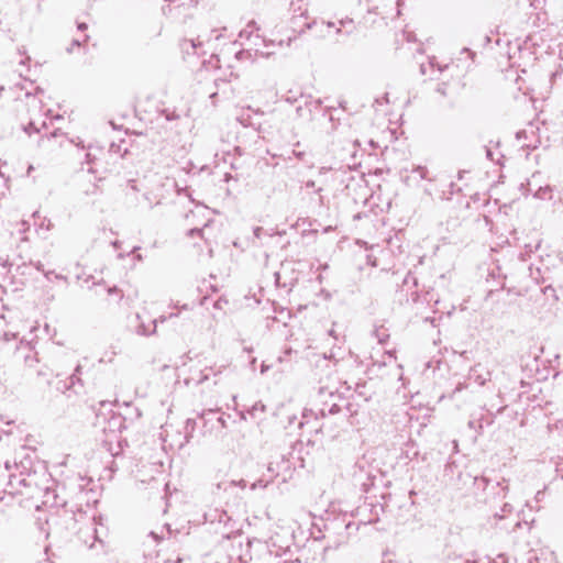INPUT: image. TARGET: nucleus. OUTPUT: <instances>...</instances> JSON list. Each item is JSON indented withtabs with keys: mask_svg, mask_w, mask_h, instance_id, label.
I'll return each instance as SVG.
<instances>
[{
	"mask_svg": "<svg viewBox=\"0 0 563 563\" xmlns=\"http://www.w3.org/2000/svg\"><path fill=\"white\" fill-rule=\"evenodd\" d=\"M318 397L321 401H323V407L320 409V413L322 416H325V412L330 413V415H335L338 413L341 408L340 406L336 404V402H332L330 405H328V402L325 401V398L327 397H330V398H336L339 397L336 395V391L330 389L329 387L327 386H321L318 390Z\"/></svg>",
	"mask_w": 563,
	"mask_h": 563,
	"instance_id": "obj_1",
	"label": "nucleus"
},
{
	"mask_svg": "<svg viewBox=\"0 0 563 563\" xmlns=\"http://www.w3.org/2000/svg\"><path fill=\"white\" fill-rule=\"evenodd\" d=\"M100 406L101 407H108V406H111V402H109V401H100Z\"/></svg>",
	"mask_w": 563,
	"mask_h": 563,
	"instance_id": "obj_36",
	"label": "nucleus"
},
{
	"mask_svg": "<svg viewBox=\"0 0 563 563\" xmlns=\"http://www.w3.org/2000/svg\"><path fill=\"white\" fill-rule=\"evenodd\" d=\"M201 232H202V231H201L200 229L195 228V229H190V230L188 231V235H189V236H194V235H196V234H201Z\"/></svg>",
	"mask_w": 563,
	"mask_h": 563,
	"instance_id": "obj_25",
	"label": "nucleus"
},
{
	"mask_svg": "<svg viewBox=\"0 0 563 563\" xmlns=\"http://www.w3.org/2000/svg\"><path fill=\"white\" fill-rule=\"evenodd\" d=\"M81 373V366L77 365L74 373L69 376L68 380H65L63 383V387H58L59 389H71L74 388V391L78 394V390L75 388L76 384H78L80 387L82 386L81 379L79 377V374Z\"/></svg>",
	"mask_w": 563,
	"mask_h": 563,
	"instance_id": "obj_7",
	"label": "nucleus"
},
{
	"mask_svg": "<svg viewBox=\"0 0 563 563\" xmlns=\"http://www.w3.org/2000/svg\"><path fill=\"white\" fill-rule=\"evenodd\" d=\"M87 29V24L81 22V23H78V30L80 31H85Z\"/></svg>",
	"mask_w": 563,
	"mask_h": 563,
	"instance_id": "obj_32",
	"label": "nucleus"
},
{
	"mask_svg": "<svg viewBox=\"0 0 563 563\" xmlns=\"http://www.w3.org/2000/svg\"><path fill=\"white\" fill-rule=\"evenodd\" d=\"M438 91H440L442 95H444V93H445V92H444V90H443V89H441V88H439V89H438Z\"/></svg>",
	"mask_w": 563,
	"mask_h": 563,
	"instance_id": "obj_45",
	"label": "nucleus"
},
{
	"mask_svg": "<svg viewBox=\"0 0 563 563\" xmlns=\"http://www.w3.org/2000/svg\"><path fill=\"white\" fill-rule=\"evenodd\" d=\"M521 521L520 520H512L511 518H509V521H499V523L497 526H495L494 528H490L489 526H485V522L483 523V529L486 531V532H495L496 534L499 533V532H514L516 531L517 528H520L521 527Z\"/></svg>",
	"mask_w": 563,
	"mask_h": 563,
	"instance_id": "obj_4",
	"label": "nucleus"
},
{
	"mask_svg": "<svg viewBox=\"0 0 563 563\" xmlns=\"http://www.w3.org/2000/svg\"><path fill=\"white\" fill-rule=\"evenodd\" d=\"M267 482H264L263 479H258L257 482L252 484V489H255L256 487H266Z\"/></svg>",
	"mask_w": 563,
	"mask_h": 563,
	"instance_id": "obj_21",
	"label": "nucleus"
},
{
	"mask_svg": "<svg viewBox=\"0 0 563 563\" xmlns=\"http://www.w3.org/2000/svg\"><path fill=\"white\" fill-rule=\"evenodd\" d=\"M172 306H173L174 308H176V309H180V310H189V309H190V307H189V305H188V303H184L183 306H179V305H178V302H176V303H173Z\"/></svg>",
	"mask_w": 563,
	"mask_h": 563,
	"instance_id": "obj_24",
	"label": "nucleus"
},
{
	"mask_svg": "<svg viewBox=\"0 0 563 563\" xmlns=\"http://www.w3.org/2000/svg\"><path fill=\"white\" fill-rule=\"evenodd\" d=\"M486 155L489 159H493V153L489 148H486Z\"/></svg>",
	"mask_w": 563,
	"mask_h": 563,
	"instance_id": "obj_35",
	"label": "nucleus"
},
{
	"mask_svg": "<svg viewBox=\"0 0 563 563\" xmlns=\"http://www.w3.org/2000/svg\"><path fill=\"white\" fill-rule=\"evenodd\" d=\"M14 479H18L14 475L9 476V486H11L12 488H14Z\"/></svg>",
	"mask_w": 563,
	"mask_h": 563,
	"instance_id": "obj_28",
	"label": "nucleus"
},
{
	"mask_svg": "<svg viewBox=\"0 0 563 563\" xmlns=\"http://www.w3.org/2000/svg\"><path fill=\"white\" fill-rule=\"evenodd\" d=\"M329 334H330V335H332V336H334V330H330V331H329Z\"/></svg>",
	"mask_w": 563,
	"mask_h": 563,
	"instance_id": "obj_44",
	"label": "nucleus"
},
{
	"mask_svg": "<svg viewBox=\"0 0 563 563\" xmlns=\"http://www.w3.org/2000/svg\"><path fill=\"white\" fill-rule=\"evenodd\" d=\"M554 283L556 284V286L559 288H561V289L563 288V282L561 279H556Z\"/></svg>",
	"mask_w": 563,
	"mask_h": 563,
	"instance_id": "obj_33",
	"label": "nucleus"
},
{
	"mask_svg": "<svg viewBox=\"0 0 563 563\" xmlns=\"http://www.w3.org/2000/svg\"><path fill=\"white\" fill-rule=\"evenodd\" d=\"M18 483H19L20 485H24V486H27V485H29V483H27V479H26V478H19V479H18Z\"/></svg>",
	"mask_w": 563,
	"mask_h": 563,
	"instance_id": "obj_31",
	"label": "nucleus"
},
{
	"mask_svg": "<svg viewBox=\"0 0 563 563\" xmlns=\"http://www.w3.org/2000/svg\"><path fill=\"white\" fill-rule=\"evenodd\" d=\"M255 25H256L255 21H252V22H250V23L247 24V27H255Z\"/></svg>",
	"mask_w": 563,
	"mask_h": 563,
	"instance_id": "obj_40",
	"label": "nucleus"
},
{
	"mask_svg": "<svg viewBox=\"0 0 563 563\" xmlns=\"http://www.w3.org/2000/svg\"><path fill=\"white\" fill-rule=\"evenodd\" d=\"M4 467H5V470H7V471H9V470H10V467H11V466H10V462H9V461H5V462H4Z\"/></svg>",
	"mask_w": 563,
	"mask_h": 563,
	"instance_id": "obj_39",
	"label": "nucleus"
},
{
	"mask_svg": "<svg viewBox=\"0 0 563 563\" xmlns=\"http://www.w3.org/2000/svg\"><path fill=\"white\" fill-rule=\"evenodd\" d=\"M514 510L515 508L510 503H504L499 511L494 512L486 519L485 526L494 528L499 521H509Z\"/></svg>",
	"mask_w": 563,
	"mask_h": 563,
	"instance_id": "obj_3",
	"label": "nucleus"
},
{
	"mask_svg": "<svg viewBox=\"0 0 563 563\" xmlns=\"http://www.w3.org/2000/svg\"><path fill=\"white\" fill-rule=\"evenodd\" d=\"M560 424L563 427V421H560Z\"/></svg>",
	"mask_w": 563,
	"mask_h": 563,
	"instance_id": "obj_48",
	"label": "nucleus"
},
{
	"mask_svg": "<svg viewBox=\"0 0 563 563\" xmlns=\"http://www.w3.org/2000/svg\"><path fill=\"white\" fill-rule=\"evenodd\" d=\"M190 380H194V377H192V376H191L189 379H187V384H188Z\"/></svg>",
	"mask_w": 563,
	"mask_h": 563,
	"instance_id": "obj_47",
	"label": "nucleus"
},
{
	"mask_svg": "<svg viewBox=\"0 0 563 563\" xmlns=\"http://www.w3.org/2000/svg\"><path fill=\"white\" fill-rule=\"evenodd\" d=\"M36 269H37V271H43V265H42L41 263H38V264L36 265Z\"/></svg>",
	"mask_w": 563,
	"mask_h": 563,
	"instance_id": "obj_42",
	"label": "nucleus"
},
{
	"mask_svg": "<svg viewBox=\"0 0 563 563\" xmlns=\"http://www.w3.org/2000/svg\"><path fill=\"white\" fill-rule=\"evenodd\" d=\"M33 169V166H30L29 167V170H27V174H30V172Z\"/></svg>",
	"mask_w": 563,
	"mask_h": 563,
	"instance_id": "obj_46",
	"label": "nucleus"
},
{
	"mask_svg": "<svg viewBox=\"0 0 563 563\" xmlns=\"http://www.w3.org/2000/svg\"><path fill=\"white\" fill-rule=\"evenodd\" d=\"M18 336V333L16 332H11V331H5L2 336H1V340L3 342H9L11 340H15Z\"/></svg>",
	"mask_w": 563,
	"mask_h": 563,
	"instance_id": "obj_17",
	"label": "nucleus"
},
{
	"mask_svg": "<svg viewBox=\"0 0 563 563\" xmlns=\"http://www.w3.org/2000/svg\"><path fill=\"white\" fill-rule=\"evenodd\" d=\"M148 537L152 538L155 542H158L161 539V537L157 533H155L154 531H151L148 533Z\"/></svg>",
	"mask_w": 563,
	"mask_h": 563,
	"instance_id": "obj_26",
	"label": "nucleus"
},
{
	"mask_svg": "<svg viewBox=\"0 0 563 563\" xmlns=\"http://www.w3.org/2000/svg\"><path fill=\"white\" fill-rule=\"evenodd\" d=\"M166 321V317L165 316H161L159 318L157 319H154L151 324H145L144 322H141L137 327V333L141 334V335H152L156 332V328H157V323L161 322H165Z\"/></svg>",
	"mask_w": 563,
	"mask_h": 563,
	"instance_id": "obj_8",
	"label": "nucleus"
},
{
	"mask_svg": "<svg viewBox=\"0 0 563 563\" xmlns=\"http://www.w3.org/2000/svg\"><path fill=\"white\" fill-rule=\"evenodd\" d=\"M198 44L199 43H197L195 40H184V42L181 43V48L184 52L189 54L190 49L195 52Z\"/></svg>",
	"mask_w": 563,
	"mask_h": 563,
	"instance_id": "obj_13",
	"label": "nucleus"
},
{
	"mask_svg": "<svg viewBox=\"0 0 563 563\" xmlns=\"http://www.w3.org/2000/svg\"><path fill=\"white\" fill-rule=\"evenodd\" d=\"M266 410V406L262 401L255 402L252 408L249 410V413L252 418L257 419L263 415Z\"/></svg>",
	"mask_w": 563,
	"mask_h": 563,
	"instance_id": "obj_10",
	"label": "nucleus"
},
{
	"mask_svg": "<svg viewBox=\"0 0 563 563\" xmlns=\"http://www.w3.org/2000/svg\"><path fill=\"white\" fill-rule=\"evenodd\" d=\"M269 369V365L263 363L261 366V373L264 374Z\"/></svg>",
	"mask_w": 563,
	"mask_h": 563,
	"instance_id": "obj_29",
	"label": "nucleus"
},
{
	"mask_svg": "<svg viewBox=\"0 0 563 563\" xmlns=\"http://www.w3.org/2000/svg\"><path fill=\"white\" fill-rule=\"evenodd\" d=\"M533 197L541 200L552 199V187L549 185L539 187L533 194Z\"/></svg>",
	"mask_w": 563,
	"mask_h": 563,
	"instance_id": "obj_9",
	"label": "nucleus"
},
{
	"mask_svg": "<svg viewBox=\"0 0 563 563\" xmlns=\"http://www.w3.org/2000/svg\"><path fill=\"white\" fill-rule=\"evenodd\" d=\"M263 232H264V229L262 227H256L253 230L254 236L257 239H261Z\"/></svg>",
	"mask_w": 563,
	"mask_h": 563,
	"instance_id": "obj_22",
	"label": "nucleus"
},
{
	"mask_svg": "<svg viewBox=\"0 0 563 563\" xmlns=\"http://www.w3.org/2000/svg\"><path fill=\"white\" fill-rule=\"evenodd\" d=\"M88 38H89V36L85 35L82 41H80L78 38L73 40L70 46L67 47V49H66L67 53H69V54L73 53L75 47H80L84 43H86L88 41Z\"/></svg>",
	"mask_w": 563,
	"mask_h": 563,
	"instance_id": "obj_14",
	"label": "nucleus"
},
{
	"mask_svg": "<svg viewBox=\"0 0 563 563\" xmlns=\"http://www.w3.org/2000/svg\"><path fill=\"white\" fill-rule=\"evenodd\" d=\"M543 292L545 295H551L555 301L559 300L556 288L553 285H548L547 287H544Z\"/></svg>",
	"mask_w": 563,
	"mask_h": 563,
	"instance_id": "obj_15",
	"label": "nucleus"
},
{
	"mask_svg": "<svg viewBox=\"0 0 563 563\" xmlns=\"http://www.w3.org/2000/svg\"><path fill=\"white\" fill-rule=\"evenodd\" d=\"M165 317H166V320H168V319L178 317V314L175 313V312H172V313H169L168 316H165Z\"/></svg>",
	"mask_w": 563,
	"mask_h": 563,
	"instance_id": "obj_34",
	"label": "nucleus"
},
{
	"mask_svg": "<svg viewBox=\"0 0 563 563\" xmlns=\"http://www.w3.org/2000/svg\"><path fill=\"white\" fill-rule=\"evenodd\" d=\"M24 131H25L26 133H29V134H30L32 131L37 132V131H38V129L35 126L34 122H30V123L24 128Z\"/></svg>",
	"mask_w": 563,
	"mask_h": 563,
	"instance_id": "obj_19",
	"label": "nucleus"
},
{
	"mask_svg": "<svg viewBox=\"0 0 563 563\" xmlns=\"http://www.w3.org/2000/svg\"><path fill=\"white\" fill-rule=\"evenodd\" d=\"M211 372H213L212 368H206L205 371H201L200 378L197 380V383L202 384L208 380Z\"/></svg>",
	"mask_w": 563,
	"mask_h": 563,
	"instance_id": "obj_16",
	"label": "nucleus"
},
{
	"mask_svg": "<svg viewBox=\"0 0 563 563\" xmlns=\"http://www.w3.org/2000/svg\"><path fill=\"white\" fill-rule=\"evenodd\" d=\"M217 423H219L221 428H225V419L223 417H217Z\"/></svg>",
	"mask_w": 563,
	"mask_h": 563,
	"instance_id": "obj_27",
	"label": "nucleus"
},
{
	"mask_svg": "<svg viewBox=\"0 0 563 563\" xmlns=\"http://www.w3.org/2000/svg\"><path fill=\"white\" fill-rule=\"evenodd\" d=\"M307 187H311V188L314 187V181H312V180L308 181Z\"/></svg>",
	"mask_w": 563,
	"mask_h": 563,
	"instance_id": "obj_41",
	"label": "nucleus"
},
{
	"mask_svg": "<svg viewBox=\"0 0 563 563\" xmlns=\"http://www.w3.org/2000/svg\"><path fill=\"white\" fill-rule=\"evenodd\" d=\"M296 112L298 117H305L306 115V109L302 108L301 104L297 106ZM307 112L310 114V110H307Z\"/></svg>",
	"mask_w": 563,
	"mask_h": 563,
	"instance_id": "obj_20",
	"label": "nucleus"
},
{
	"mask_svg": "<svg viewBox=\"0 0 563 563\" xmlns=\"http://www.w3.org/2000/svg\"><path fill=\"white\" fill-rule=\"evenodd\" d=\"M290 93H291V92L289 91V92H288V95L285 97V100H286L287 102H289V103H295V102H297V101H298V100H297V98H296L295 96L290 95Z\"/></svg>",
	"mask_w": 563,
	"mask_h": 563,
	"instance_id": "obj_23",
	"label": "nucleus"
},
{
	"mask_svg": "<svg viewBox=\"0 0 563 563\" xmlns=\"http://www.w3.org/2000/svg\"><path fill=\"white\" fill-rule=\"evenodd\" d=\"M468 378L479 386H484L492 378V371L484 364L477 363L471 367Z\"/></svg>",
	"mask_w": 563,
	"mask_h": 563,
	"instance_id": "obj_2",
	"label": "nucleus"
},
{
	"mask_svg": "<svg viewBox=\"0 0 563 563\" xmlns=\"http://www.w3.org/2000/svg\"><path fill=\"white\" fill-rule=\"evenodd\" d=\"M465 387H466V385H465V384L460 383V384L456 386V388L454 389V393L461 391V390H462V389H464Z\"/></svg>",
	"mask_w": 563,
	"mask_h": 563,
	"instance_id": "obj_30",
	"label": "nucleus"
},
{
	"mask_svg": "<svg viewBox=\"0 0 563 563\" xmlns=\"http://www.w3.org/2000/svg\"><path fill=\"white\" fill-rule=\"evenodd\" d=\"M183 437H184V435L181 434V432H179V433L177 434V438H176L175 440H173V441H172V443H173V442H175V441H179L180 439H183Z\"/></svg>",
	"mask_w": 563,
	"mask_h": 563,
	"instance_id": "obj_38",
	"label": "nucleus"
},
{
	"mask_svg": "<svg viewBox=\"0 0 563 563\" xmlns=\"http://www.w3.org/2000/svg\"><path fill=\"white\" fill-rule=\"evenodd\" d=\"M331 358H332V355L327 356V355L324 354V355H322V356H318V358H317V361H316V366H317V367H324V368H329V367H330Z\"/></svg>",
	"mask_w": 563,
	"mask_h": 563,
	"instance_id": "obj_12",
	"label": "nucleus"
},
{
	"mask_svg": "<svg viewBox=\"0 0 563 563\" xmlns=\"http://www.w3.org/2000/svg\"><path fill=\"white\" fill-rule=\"evenodd\" d=\"M238 483L235 481H223V482H220L216 485V492H213L214 494H220V490H228L230 487H234L236 486Z\"/></svg>",
	"mask_w": 563,
	"mask_h": 563,
	"instance_id": "obj_11",
	"label": "nucleus"
},
{
	"mask_svg": "<svg viewBox=\"0 0 563 563\" xmlns=\"http://www.w3.org/2000/svg\"><path fill=\"white\" fill-rule=\"evenodd\" d=\"M31 357L29 355L25 356V362L30 363Z\"/></svg>",
	"mask_w": 563,
	"mask_h": 563,
	"instance_id": "obj_43",
	"label": "nucleus"
},
{
	"mask_svg": "<svg viewBox=\"0 0 563 563\" xmlns=\"http://www.w3.org/2000/svg\"><path fill=\"white\" fill-rule=\"evenodd\" d=\"M107 291H108V294H109V295H114V294L119 295V300L122 298V295L120 294L121 291H120V290H119V288H118V287H115V286H113V287H109V288L107 289Z\"/></svg>",
	"mask_w": 563,
	"mask_h": 563,
	"instance_id": "obj_18",
	"label": "nucleus"
},
{
	"mask_svg": "<svg viewBox=\"0 0 563 563\" xmlns=\"http://www.w3.org/2000/svg\"><path fill=\"white\" fill-rule=\"evenodd\" d=\"M463 52L468 53L472 57H474V56H475V53H474V52H472V51H470L468 48H464V49H463Z\"/></svg>",
	"mask_w": 563,
	"mask_h": 563,
	"instance_id": "obj_37",
	"label": "nucleus"
},
{
	"mask_svg": "<svg viewBox=\"0 0 563 563\" xmlns=\"http://www.w3.org/2000/svg\"><path fill=\"white\" fill-rule=\"evenodd\" d=\"M196 429V420L194 419H187L185 421L184 427V437L179 441L173 442V446H176L177 449L181 450L187 443H189L190 439L192 438V434Z\"/></svg>",
	"mask_w": 563,
	"mask_h": 563,
	"instance_id": "obj_5",
	"label": "nucleus"
},
{
	"mask_svg": "<svg viewBox=\"0 0 563 563\" xmlns=\"http://www.w3.org/2000/svg\"><path fill=\"white\" fill-rule=\"evenodd\" d=\"M428 174L429 172L426 166L417 165L412 167V169L410 170V175L406 177V180L417 183L422 179H428L431 181L432 179L428 177Z\"/></svg>",
	"mask_w": 563,
	"mask_h": 563,
	"instance_id": "obj_6",
	"label": "nucleus"
}]
</instances>
